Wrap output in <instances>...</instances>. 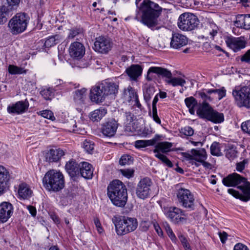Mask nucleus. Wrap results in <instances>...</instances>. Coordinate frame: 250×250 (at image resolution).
Returning <instances> with one entry per match:
<instances>
[{
	"label": "nucleus",
	"mask_w": 250,
	"mask_h": 250,
	"mask_svg": "<svg viewBox=\"0 0 250 250\" xmlns=\"http://www.w3.org/2000/svg\"><path fill=\"white\" fill-rule=\"evenodd\" d=\"M142 68L138 64H132L126 69V72L131 80L135 81L142 74Z\"/></svg>",
	"instance_id": "bb28decb"
},
{
	"label": "nucleus",
	"mask_w": 250,
	"mask_h": 250,
	"mask_svg": "<svg viewBox=\"0 0 250 250\" xmlns=\"http://www.w3.org/2000/svg\"><path fill=\"white\" fill-rule=\"evenodd\" d=\"M83 146L85 151L89 154L92 153L94 148V144L93 142L86 140L83 142Z\"/></svg>",
	"instance_id": "79ce46f5"
},
{
	"label": "nucleus",
	"mask_w": 250,
	"mask_h": 250,
	"mask_svg": "<svg viewBox=\"0 0 250 250\" xmlns=\"http://www.w3.org/2000/svg\"><path fill=\"white\" fill-rule=\"evenodd\" d=\"M213 108L208 103L203 102L202 104H199L196 113L200 118L208 120L210 118V114Z\"/></svg>",
	"instance_id": "b1692460"
},
{
	"label": "nucleus",
	"mask_w": 250,
	"mask_h": 250,
	"mask_svg": "<svg viewBox=\"0 0 250 250\" xmlns=\"http://www.w3.org/2000/svg\"><path fill=\"white\" fill-rule=\"evenodd\" d=\"M246 15H239L236 18V21L234 22V25L239 28H241L243 24L245 22V19Z\"/></svg>",
	"instance_id": "3c124183"
},
{
	"label": "nucleus",
	"mask_w": 250,
	"mask_h": 250,
	"mask_svg": "<svg viewBox=\"0 0 250 250\" xmlns=\"http://www.w3.org/2000/svg\"><path fill=\"white\" fill-rule=\"evenodd\" d=\"M150 73H155L159 76H162L166 79H169L171 78L172 74L170 71L168 69L162 67L158 66H152L150 67L147 72L146 79L150 81H151L152 78L149 75Z\"/></svg>",
	"instance_id": "f3484780"
},
{
	"label": "nucleus",
	"mask_w": 250,
	"mask_h": 250,
	"mask_svg": "<svg viewBox=\"0 0 250 250\" xmlns=\"http://www.w3.org/2000/svg\"><path fill=\"white\" fill-rule=\"evenodd\" d=\"M225 42L228 47L237 52L245 47L246 42L241 38L228 37L225 39Z\"/></svg>",
	"instance_id": "2eb2a0df"
},
{
	"label": "nucleus",
	"mask_w": 250,
	"mask_h": 250,
	"mask_svg": "<svg viewBox=\"0 0 250 250\" xmlns=\"http://www.w3.org/2000/svg\"><path fill=\"white\" fill-rule=\"evenodd\" d=\"M29 20L28 14L25 13H17L8 22V27L10 32L14 35L23 32L27 28Z\"/></svg>",
	"instance_id": "423d86ee"
},
{
	"label": "nucleus",
	"mask_w": 250,
	"mask_h": 250,
	"mask_svg": "<svg viewBox=\"0 0 250 250\" xmlns=\"http://www.w3.org/2000/svg\"><path fill=\"white\" fill-rule=\"evenodd\" d=\"M165 227L167 235L170 237L172 241L176 242V237L174 234L169 225L168 224L166 223V224L165 225Z\"/></svg>",
	"instance_id": "864d4df0"
},
{
	"label": "nucleus",
	"mask_w": 250,
	"mask_h": 250,
	"mask_svg": "<svg viewBox=\"0 0 250 250\" xmlns=\"http://www.w3.org/2000/svg\"><path fill=\"white\" fill-rule=\"evenodd\" d=\"M134 146L137 148H141L146 146V140H137L134 142Z\"/></svg>",
	"instance_id": "69168bd1"
},
{
	"label": "nucleus",
	"mask_w": 250,
	"mask_h": 250,
	"mask_svg": "<svg viewBox=\"0 0 250 250\" xmlns=\"http://www.w3.org/2000/svg\"><path fill=\"white\" fill-rule=\"evenodd\" d=\"M118 127V123L115 120H112L103 125L102 132L105 137H112L116 134Z\"/></svg>",
	"instance_id": "6ab92c4d"
},
{
	"label": "nucleus",
	"mask_w": 250,
	"mask_h": 250,
	"mask_svg": "<svg viewBox=\"0 0 250 250\" xmlns=\"http://www.w3.org/2000/svg\"><path fill=\"white\" fill-rule=\"evenodd\" d=\"M155 156L160 159L163 164L169 167H172L173 164L172 162L167 158V157L161 153H157Z\"/></svg>",
	"instance_id": "37998d69"
},
{
	"label": "nucleus",
	"mask_w": 250,
	"mask_h": 250,
	"mask_svg": "<svg viewBox=\"0 0 250 250\" xmlns=\"http://www.w3.org/2000/svg\"><path fill=\"white\" fill-rule=\"evenodd\" d=\"M82 35V31L80 28H74L69 30L67 38L72 40L75 37Z\"/></svg>",
	"instance_id": "49530a36"
},
{
	"label": "nucleus",
	"mask_w": 250,
	"mask_h": 250,
	"mask_svg": "<svg viewBox=\"0 0 250 250\" xmlns=\"http://www.w3.org/2000/svg\"><path fill=\"white\" fill-rule=\"evenodd\" d=\"M86 89L83 88L78 89L73 93V99L76 103L81 104L86 96Z\"/></svg>",
	"instance_id": "72a5a7b5"
},
{
	"label": "nucleus",
	"mask_w": 250,
	"mask_h": 250,
	"mask_svg": "<svg viewBox=\"0 0 250 250\" xmlns=\"http://www.w3.org/2000/svg\"><path fill=\"white\" fill-rule=\"evenodd\" d=\"M180 133L182 135L185 136H191L194 134V130L189 126H186L182 128L180 131Z\"/></svg>",
	"instance_id": "09e8293b"
},
{
	"label": "nucleus",
	"mask_w": 250,
	"mask_h": 250,
	"mask_svg": "<svg viewBox=\"0 0 250 250\" xmlns=\"http://www.w3.org/2000/svg\"><path fill=\"white\" fill-rule=\"evenodd\" d=\"M161 137L160 135L156 134L152 139L146 140V146H152L156 144Z\"/></svg>",
	"instance_id": "13d9d810"
},
{
	"label": "nucleus",
	"mask_w": 250,
	"mask_h": 250,
	"mask_svg": "<svg viewBox=\"0 0 250 250\" xmlns=\"http://www.w3.org/2000/svg\"><path fill=\"white\" fill-rule=\"evenodd\" d=\"M106 114V110L104 108L95 110L91 113L90 119L95 122L100 121Z\"/></svg>",
	"instance_id": "e433bc0d"
},
{
	"label": "nucleus",
	"mask_w": 250,
	"mask_h": 250,
	"mask_svg": "<svg viewBox=\"0 0 250 250\" xmlns=\"http://www.w3.org/2000/svg\"><path fill=\"white\" fill-rule=\"evenodd\" d=\"M188 43L187 38L179 33L172 34L171 38L170 46L174 49H179Z\"/></svg>",
	"instance_id": "393cba45"
},
{
	"label": "nucleus",
	"mask_w": 250,
	"mask_h": 250,
	"mask_svg": "<svg viewBox=\"0 0 250 250\" xmlns=\"http://www.w3.org/2000/svg\"><path fill=\"white\" fill-rule=\"evenodd\" d=\"M222 183L226 187L238 186V188L241 190V193L232 189L229 188L228 192L234 197L240 199L242 201L247 202L250 199V183L247 179L236 173H233L228 175L222 180Z\"/></svg>",
	"instance_id": "f03ea898"
},
{
	"label": "nucleus",
	"mask_w": 250,
	"mask_h": 250,
	"mask_svg": "<svg viewBox=\"0 0 250 250\" xmlns=\"http://www.w3.org/2000/svg\"><path fill=\"white\" fill-rule=\"evenodd\" d=\"M106 97L104 90L101 89V84L95 85L91 89L90 98L92 102L96 104L101 103Z\"/></svg>",
	"instance_id": "a211bd4d"
},
{
	"label": "nucleus",
	"mask_w": 250,
	"mask_h": 250,
	"mask_svg": "<svg viewBox=\"0 0 250 250\" xmlns=\"http://www.w3.org/2000/svg\"><path fill=\"white\" fill-rule=\"evenodd\" d=\"M178 238L185 250H192L187 238L184 235L179 234Z\"/></svg>",
	"instance_id": "de8ad7c7"
},
{
	"label": "nucleus",
	"mask_w": 250,
	"mask_h": 250,
	"mask_svg": "<svg viewBox=\"0 0 250 250\" xmlns=\"http://www.w3.org/2000/svg\"><path fill=\"white\" fill-rule=\"evenodd\" d=\"M155 91V87L150 85H146L143 88L144 99L149 106H150V101L154 94Z\"/></svg>",
	"instance_id": "c85d7f7f"
},
{
	"label": "nucleus",
	"mask_w": 250,
	"mask_h": 250,
	"mask_svg": "<svg viewBox=\"0 0 250 250\" xmlns=\"http://www.w3.org/2000/svg\"><path fill=\"white\" fill-rule=\"evenodd\" d=\"M7 5L6 6L10 8V11L14 8V7H17L20 3V0H6Z\"/></svg>",
	"instance_id": "052dcab7"
},
{
	"label": "nucleus",
	"mask_w": 250,
	"mask_h": 250,
	"mask_svg": "<svg viewBox=\"0 0 250 250\" xmlns=\"http://www.w3.org/2000/svg\"><path fill=\"white\" fill-rule=\"evenodd\" d=\"M185 103L188 108L189 113L194 115L195 114V107L198 105L197 101L193 97H189L185 99Z\"/></svg>",
	"instance_id": "473e14b6"
},
{
	"label": "nucleus",
	"mask_w": 250,
	"mask_h": 250,
	"mask_svg": "<svg viewBox=\"0 0 250 250\" xmlns=\"http://www.w3.org/2000/svg\"><path fill=\"white\" fill-rule=\"evenodd\" d=\"M29 104L27 99L19 101L11 106H8L7 111L10 113L21 114L24 113L28 109Z\"/></svg>",
	"instance_id": "aec40b11"
},
{
	"label": "nucleus",
	"mask_w": 250,
	"mask_h": 250,
	"mask_svg": "<svg viewBox=\"0 0 250 250\" xmlns=\"http://www.w3.org/2000/svg\"><path fill=\"white\" fill-rule=\"evenodd\" d=\"M9 179V171L4 167L0 166V195L8 188Z\"/></svg>",
	"instance_id": "5701e85b"
},
{
	"label": "nucleus",
	"mask_w": 250,
	"mask_h": 250,
	"mask_svg": "<svg viewBox=\"0 0 250 250\" xmlns=\"http://www.w3.org/2000/svg\"><path fill=\"white\" fill-rule=\"evenodd\" d=\"M191 152L194 157V159L199 162H204L207 158L206 151L204 148L199 150L192 149Z\"/></svg>",
	"instance_id": "7c9ffc66"
},
{
	"label": "nucleus",
	"mask_w": 250,
	"mask_h": 250,
	"mask_svg": "<svg viewBox=\"0 0 250 250\" xmlns=\"http://www.w3.org/2000/svg\"><path fill=\"white\" fill-rule=\"evenodd\" d=\"M40 114L43 117L54 121L55 119L53 112L49 110H44L40 111Z\"/></svg>",
	"instance_id": "603ef678"
},
{
	"label": "nucleus",
	"mask_w": 250,
	"mask_h": 250,
	"mask_svg": "<svg viewBox=\"0 0 250 250\" xmlns=\"http://www.w3.org/2000/svg\"><path fill=\"white\" fill-rule=\"evenodd\" d=\"M172 146V144L168 142H162L157 143L155 146V149L153 150L154 153H160V152L162 153H167L169 152L170 148Z\"/></svg>",
	"instance_id": "cd10ccee"
},
{
	"label": "nucleus",
	"mask_w": 250,
	"mask_h": 250,
	"mask_svg": "<svg viewBox=\"0 0 250 250\" xmlns=\"http://www.w3.org/2000/svg\"><path fill=\"white\" fill-rule=\"evenodd\" d=\"M208 121H211L215 124H219L224 121V116L222 113H219L213 109L210 114V118Z\"/></svg>",
	"instance_id": "c9c22d12"
},
{
	"label": "nucleus",
	"mask_w": 250,
	"mask_h": 250,
	"mask_svg": "<svg viewBox=\"0 0 250 250\" xmlns=\"http://www.w3.org/2000/svg\"><path fill=\"white\" fill-rule=\"evenodd\" d=\"M152 133V129L151 127H145L142 131V135L146 137Z\"/></svg>",
	"instance_id": "338daca9"
},
{
	"label": "nucleus",
	"mask_w": 250,
	"mask_h": 250,
	"mask_svg": "<svg viewBox=\"0 0 250 250\" xmlns=\"http://www.w3.org/2000/svg\"><path fill=\"white\" fill-rule=\"evenodd\" d=\"M42 183L49 191L58 192L64 187V179L62 173L56 170H50L44 175Z\"/></svg>",
	"instance_id": "20e7f679"
},
{
	"label": "nucleus",
	"mask_w": 250,
	"mask_h": 250,
	"mask_svg": "<svg viewBox=\"0 0 250 250\" xmlns=\"http://www.w3.org/2000/svg\"><path fill=\"white\" fill-rule=\"evenodd\" d=\"M13 206L8 202H3L0 204V222H6L13 213Z\"/></svg>",
	"instance_id": "4468645a"
},
{
	"label": "nucleus",
	"mask_w": 250,
	"mask_h": 250,
	"mask_svg": "<svg viewBox=\"0 0 250 250\" xmlns=\"http://www.w3.org/2000/svg\"><path fill=\"white\" fill-rule=\"evenodd\" d=\"M68 130L70 131H73L76 133L83 134L85 132L84 128H82L80 127H78V125L76 122V121L74 120H71L67 125Z\"/></svg>",
	"instance_id": "4c0bfd02"
},
{
	"label": "nucleus",
	"mask_w": 250,
	"mask_h": 250,
	"mask_svg": "<svg viewBox=\"0 0 250 250\" xmlns=\"http://www.w3.org/2000/svg\"><path fill=\"white\" fill-rule=\"evenodd\" d=\"M41 94L46 100H51L54 96V90L52 88L44 89L41 91Z\"/></svg>",
	"instance_id": "ea45409f"
},
{
	"label": "nucleus",
	"mask_w": 250,
	"mask_h": 250,
	"mask_svg": "<svg viewBox=\"0 0 250 250\" xmlns=\"http://www.w3.org/2000/svg\"><path fill=\"white\" fill-rule=\"evenodd\" d=\"M151 180L147 177L141 179L136 188V194L138 198L145 200L150 197L151 193Z\"/></svg>",
	"instance_id": "9d476101"
},
{
	"label": "nucleus",
	"mask_w": 250,
	"mask_h": 250,
	"mask_svg": "<svg viewBox=\"0 0 250 250\" xmlns=\"http://www.w3.org/2000/svg\"><path fill=\"white\" fill-rule=\"evenodd\" d=\"M165 82L168 84L173 86H183L186 83V81L179 77H171L169 79H165Z\"/></svg>",
	"instance_id": "58836bf2"
},
{
	"label": "nucleus",
	"mask_w": 250,
	"mask_h": 250,
	"mask_svg": "<svg viewBox=\"0 0 250 250\" xmlns=\"http://www.w3.org/2000/svg\"><path fill=\"white\" fill-rule=\"evenodd\" d=\"M8 71L9 73L12 75L21 74L26 73V70H24L23 68L13 65H9Z\"/></svg>",
	"instance_id": "a19ab883"
},
{
	"label": "nucleus",
	"mask_w": 250,
	"mask_h": 250,
	"mask_svg": "<svg viewBox=\"0 0 250 250\" xmlns=\"http://www.w3.org/2000/svg\"><path fill=\"white\" fill-rule=\"evenodd\" d=\"M167 216L175 224H180L186 221L185 211L182 209L175 207L168 208L166 213Z\"/></svg>",
	"instance_id": "f8f14e48"
},
{
	"label": "nucleus",
	"mask_w": 250,
	"mask_h": 250,
	"mask_svg": "<svg viewBox=\"0 0 250 250\" xmlns=\"http://www.w3.org/2000/svg\"><path fill=\"white\" fill-rule=\"evenodd\" d=\"M250 126V120H247L246 121L243 122L241 125V128L242 131L245 133H247L248 134H250V130H249V127Z\"/></svg>",
	"instance_id": "5fc2aeb1"
},
{
	"label": "nucleus",
	"mask_w": 250,
	"mask_h": 250,
	"mask_svg": "<svg viewBox=\"0 0 250 250\" xmlns=\"http://www.w3.org/2000/svg\"><path fill=\"white\" fill-rule=\"evenodd\" d=\"M121 173L123 175L127 177V178H130L133 176L134 170L131 169H121Z\"/></svg>",
	"instance_id": "e2e57ef3"
},
{
	"label": "nucleus",
	"mask_w": 250,
	"mask_h": 250,
	"mask_svg": "<svg viewBox=\"0 0 250 250\" xmlns=\"http://www.w3.org/2000/svg\"><path fill=\"white\" fill-rule=\"evenodd\" d=\"M132 163V157L129 155H123L120 159L119 163L122 166L130 165Z\"/></svg>",
	"instance_id": "8fccbe9b"
},
{
	"label": "nucleus",
	"mask_w": 250,
	"mask_h": 250,
	"mask_svg": "<svg viewBox=\"0 0 250 250\" xmlns=\"http://www.w3.org/2000/svg\"><path fill=\"white\" fill-rule=\"evenodd\" d=\"M210 149V153L212 155L217 156L221 155L219 143L215 142H213L211 145Z\"/></svg>",
	"instance_id": "c03bdc74"
},
{
	"label": "nucleus",
	"mask_w": 250,
	"mask_h": 250,
	"mask_svg": "<svg viewBox=\"0 0 250 250\" xmlns=\"http://www.w3.org/2000/svg\"><path fill=\"white\" fill-rule=\"evenodd\" d=\"M199 23L196 16L192 13H184L179 17L178 26L182 30L189 31L197 28Z\"/></svg>",
	"instance_id": "0eeeda50"
},
{
	"label": "nucleus",
	"mask_w": 250,
	"mask_h": 250,
	"mask_svg": "<svg viewBox=\"0 0 250 250\" xmlns=\"http://www.w3.org/2000/svg\"><path fill=\"white\" fill-rule=\"evenodd\" d=\"M233 250H249V248L242 243L236 244L233 248Z\"/></svg>",
	"instance_id": "774afa93"
},
{
	"label": "nucleus",
	"mask_w": 250,
	"mask_h": 250,
	"mask_svg": "<svg viewBox=\"0 0 250 250\" xmlns=\"http://www.w3.org/2000/svg\"><path fill=\"white\" fill-rule=\"evenodd\" d=\"M178 201L180 205L188 210L195 209V198L191 191L186 188H180L176 192Z\"/></svg>",
	"instance_id": "1a4fd4ad"
},
{
	"label": "nucleus",
	"mask_w": 250,
	"mask_h": 250,
	"mask_svg": "<svg viewBox=\"0 0 250 250\" xmlns=\"http://www.w3.org/2000/svg\"><path fill=\"white\" fill-rule=\"evenodd\" d=\"M80 163L78 164L73 159L70 160L65 166L66 172L73 181H77L80 177Z\"/></svg>",
	"instance_id": "ddd939ff"
},
{
	"label": "nucleus",
	"mask_w": 250,
	"mask_h": 250,
	"mask_svg": "<svg viewBox=\"0 0 250 250\" xmlns=\"http://www.w3.org/2000/svg\"><path fill=\"white\" fill-rule=\"evenodd\" d=\"M65 154V152L61 148L50 149L45 153V161L48 163L57 162Z\"/></svg>",
	"instance_id": "4be33fe9"
},
{
	"label": "nucleus",
	"mask_w": 250,
	"mask_h": 250,
	"mask_svg": "<svg viewBox=\"0 0 250 250\" xmlns=\"http://www.w3.org/2000/svg\"><path fill=\"white\" fill-rule=\"evenodd\" d=\"M125 116L126 118V123L127 124H131L135 119V117L133 114L131 113L129 111L125 112Z\"/></svg>",
	"instance_id": "bf43d9fd"
},
{
	"label": "nucleus",
	"mask_w": 250,
	"mask_h": 250,
	"mask_svg": "<svg viewBox=\"0 0 250 250\" xmlns=\"http://www.w3.org/2000/svg\"><path fill=\"white\" fill-rule=\"evenodd\" d=\"M218 95L219 100H221L226 95V90L224 87H222L220 89H215V93Z\"/></svg>",
	"instance_id": "6e6d98bb"
},
{
	"label": "nucleus",
	"mask_w": 250,
	"mask_h": 250,
	"mask_svg": "<svg viewBox=\"0 0 250 250\" xmlns=\"http://www.w3.org/2000/svg\"><path fill=\"white\" fill-rule=\"evenodd\" d=\"M100 84L101 89L104 90L106 97L108 95H115L118 93L119 85L117 83L106 80Z\"/></svg>",
	"instance_id": "412c9836"
},
{
	"label": "nucleus",
	"mask_w": 250,
	"mask_h": 250,
	"mask_svg": "<svg viewBox=\"0 0 250 250\" xmlns=\"http://www.w3.org/2000/svg\"><path fill=\"white\" fill-rule=\"evenodd\" d=\"M112 221L115 226L117 235L120 236L134 231L138 227V221L135 218L115 215Z\"/></svg>",
	"instance_id": "39448f33"
},
{
	"label": "nucleus",
	"mask_w": 250,
	"mask_h": 250,
	"mask_svg": "<svg viewBox=\"0 0 250 250\" xmlns=\"http://www.w3.org/2000/svg\"><path fill=\"white\" fill-rule=\"evenodd\" d=\"M232 95L238 106H245L248 108L250 107V84L242 86L240 88L235 87L232 91Z\"/></svg>",
	"instance_id": "6e6552de"
},
{
	"label": "nucleus",
	"mask_w": 250,
	"mask_h": 250,
	"mask_svg": "<svg viewBox=\"0 0 250 250\" xmlns=\"http://www.w3.org/2000/svg\"><path fill=\"white\" fill-rule=\"evenodd\" d=\"M241 28H243L246 30L250 29V14L246 15L245 22L241 26Z\"/></svg>",
	"instance_id": "680f3d73"
},
{
	"label": "nucleus",
	"mask_w": 250,
	"mask_h": 250,
	"mask_svg": "<svg viewBox=\"0 0 250 250\" xmlns=\"http://www.w3.org/2000/svg\"><path fill=\"white\" fill-rule=\"evenodd\" d=\"M112 40L107 37L100 36L96 38L93 49L96 51L102 54H107L113 46Z\"/></svg>",
	"instance_id": "9b49d317"
},
{
	"label": "nucleus",
	"mask_w": 250,
	"mask_h": 250,
	"mask_svg": "<svg viewBox=\"0 0 250 250\" xmlns=\"http://www.w3.org/2000/svg\"><path fill=\"white\" fill-rule=\"evenodd\" d=\"M136 0L137 14L135 19L151 30L158 29V18L161 15L163 8L157 3L150 0Z\"/></svg>",
	"instance_id": "f257e3e1"
},
{
	"label": "nucleus",
	"mask_w": 250,
	"mask_h": 250,
	"mask_svg": "<svg viewBox=\"0 0 250 250\" xmlns=\"http://www.w3.org/2000/svg\"><path fill=\"white\" fill-rule=\"evenodd\" d=\"M11 12L10 8L5 5L0 7V24H3L6 22Z\"/></svg>",
	"instance_id": "f704fd0d"
},
{
	"label": "nucleus",
	"mask_w": 250,
	"mask_h": 250,
	"mask_svg": "<svg viewBox=\"0 0 250 250\" xmlns=\"http://www.w3.org/2000/svg\"><path fill=\"white\" fill-rule=\"evenodd\" d=\"M69 53L72 58L76 59H80L85 54V47L80 42H74L70 45Z\"/></svg>",
	"instance_id": "dca6fc26"
},
{
	"label": "nucleus",
	"mask_w": 250,
	"mask_h": 250,
	"mask_svg": "<svg viewBox=\"0 0 250 250\" xmlns=\"http://www.w3.org/2000/svg\"><path fill=\"white\" fill-rule=\"evenodd\" d=\"M107 195L115 206L123 207L127 200V189L125 184L119 180H114L107 187Z\"/></svg>",
	"instance_id": "7ed1b4c3"
},
{
	"label": "nucleus",
	"mask_w": 250,
	"mask_h": 250,
	"mask_svg": "<svg viewBox=\"0 0 250 250\" xmlns=\"http://www.w3.org/2000/svg\"><path fill=\"white\" fill-rule=\"evenodd\" d=\"M210 27L212 29L209 31V35L211 36V38L213 39L218 33V27L214 23L210 24Z\"/></svg>",
	"instance_id": "0e129e2a"
},
{
	"label": "nucleus",
	"mask_w": 250,
	"mask_h": 250,
	"mask_svg": "<svg viewBox=\"0 0 250 250\" xmlns=\"http://www.w3.org/2000/svg\"><path fill=\"white\" fill-rule=\"evenodd\" d=\"M248 159H245L242 162L237 163L236 164V170L239 172H242L245 168L246 165L248 164Z\"/></svg>",
	"instance_id": "4d7b16f0"
},
{
	"label": "nucleus",
	"mask_w": 250,
	"mask_h": 250,
	"mask_svg": "<svg viewBox=\"0 0 250 250\" xmlns=\"http://www.w3.org/2000/svg\"><path fill=\"white\" fill-rule=\"evenodd\" d=\"M226 157L230 160H233L237 157V151L233 147L227 149L226 151Z\"/></svg>",
	"instance_id": "a18cd8bd"
},
{
	"label": "nucleus",
	"mask_w": 250,
	"mask_h": 250,
	"mask_svg": "<svg viewBox=\"0 0 250 250\" xmlns=\"http://www.w3.org/2000/svg\"><path fill=\"white\" fill-rule=\"evenodd\" d=\"M32 193V190L26 184L22 183L20 185L18 193L21 197L27 199L31 196Z\"/></svg>",
	"instance_id": "2f4dec72"
},
{
	"label": "nucleus",
	"mask_w": 250,
	"mask_h": 250,
	"mask_svg": "<svg viewBox=\"0 0 250 250\" xmlns=\"http://www.w3.org/2000/svg\"><path fill=\"white\" fill-rule=\"evenodd\" d=\"M63 38L59 34L53 35L48 38L44 42V46L49 48L62 41Z\"/></svg>",
	"instance_id": "c756f323"
},
{
	"label": "nucleus",
	"mask_w": 250,
	"mask_h": 250,
	"mask_svg": "<svg viewBox=\"0 0 250 250\" xmlns=\"http://www.w3.org/2000/svg\"><path fill=\"white\" fill-rule=\"evenodd\" d=\"M80 177L85 179H90L92 178L93 169L92 165L86 162L80 163Z\"/></svg>",
	"instance_id": "a878e982"
}]
</instances>
